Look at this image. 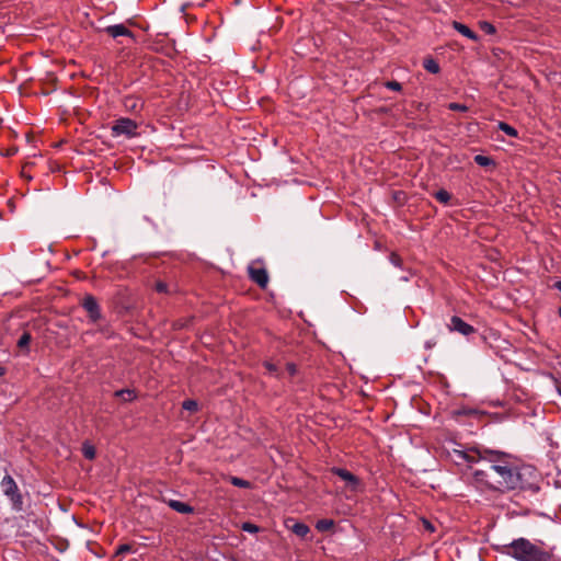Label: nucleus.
Returning <instances> with one entry per match:
<instances>
[{
    "mask_svg": "<svg viewBox=\"0 0 561 561\" xmlns=\"http://www.w3.org/2000/svg\"><path fill=\"white\" fill-rule=\"evenodd\" d=\"M554 288L561 293V279L554 283Z\"/></svg>",
    "mask_w": 561,
    "mask_h": 561,
    "instance_id": "473e14b6",
    "label": "nucleus"
},
{
    "mask_svg": "<svg viewBox=\"0 0 561 561\" xmlns=\"http://www.w3.org/2000/svg\"><path fill=\"white\" fill-rule=\"evenodd\" d=\"M154 288L158 293H169L168 285L162 280H158L154 285Z\"/></svg>",
    "mask_w": 561,
    "mask_h": 561,
    "instance_id": "c85d7f7f",
    "label": "nucleus"
},
{
    "mask_svg": "<svg viewBox=\"0 0 561 561\" xmlns=\"http://www.w3.org/2000/svg\"><path fill=\"white\" fill-rule=\"evenodd\" d=\"M481 462L484 463V468L474 471V481L489 489L497 491L523 490L530 489L534 485V482L527 478L533 476V469L514 466L508 455L504 453L485 450Z\"/></svg>",
    "mask_w": 561,
    "mask_h": 561,
    "instance_id": "f257e3e1",
    "label": "nucleus"
},
{
    "mask_svg": "<svg viewBox=\"0 0 561 561\" xmlns=\"http://www.w3.org/2000/svg\"><path fill=\"white\" fill-rule=\"evenodd\" d=\"M82 454L83 456L87 458V459H94L95 457V449L92 445L90 444H83L82 446Z\"/></svg>",
    "mask_w": 561,
    "mask_h": 561,
    "instance_id": "412c9836",
    "label": "nucleus"
},
{
    "mask_svg": "<svg viewBox=\"0 0 561 561\" xmlns=\"http://www.w3.org/2000/svg\"><path fill=\"white\" fill-rule=\"evenodd\" d=\"M115 397L124 401H133L136 398L135 391L130 389H121L115 392Z\"/></svg>",
    "mask_w": 561,
    "mask_h": 561,
    "instance_id": "dca6fc26",
    "label": "nucleus"
},
{
    "mask_svg": "<svg viewBox=\"0 0 561 561\" xmlns=\"http://www.w3.org/2000/svg\"><path fill=\"white\" fill-rule=\"evenodd\" d=\"M5 370L3 367H0V376L4 375Z\"/></svg>",
    "mask_w": 561,
    "mask_h": 561,
    "instance_id": "72a5a7b5",
    "label": "nucleus"
},
{
    "mask_svg": "<svg viewBox=\"0 0 561 561\" xmlns=\"http://www.w3.org/2000/svg\"><path fill=\"white\" fill-rule=\"evenodd\" d=\"M334 526V522L332 519L323 518L319 519L316 524V528L319 531H328L331 530Z\"/></svg>",
    "mask_w": 561,
    "mask_h": 561,
    "instance_id": "f3484780",
    "label": "nucleus"
},
{
    "mask_svg": "<svg viewBox=\"0 0 561 561\" xmlns=\"http://www.w3.org/2000/svg\"><path fill=\"white\" fill-rule=\"evenodd\" d=\"M474 162L480 165V167H488L490 164L493 163L492 159L486 157V156H482V154H478L474 157Z\"/></svg>",
    "mask_w": 561,
    "mask_h": 561,
    "instance_id": "4be33fe9",
    "label": "nucleus"
},
{
    "mask_svg": "<svg viewBox=\"0 0 561 561\" xmlns=\"http://www.w3.org/2000/svg\"><path fill=\"white\" fill-rule=\"evenodd\" d=\"M242 529L244 531H248V533H251V534H254V533H257L259 531V527L254 524H251V523H244L242 525Z\"/></svg>",
    "mask_w": 561,
    "mask_h": 561,
    "instance_id": "cd10ccee",
    "label": "nucleus"
},
{
    "mask_svg": "<svg viewBox=\"0 0 561 561\" xmlns=\"http://www.w3.org/2000/svg\"><path fill=\"white\" fill-rule=\"evenodd\" d=\"M82 307L88 312L91 322L94 323L102 318L100 306L93 296H85L82 300Z\"/></svg>",
    "mask_w": 561,
    "mask_h": 561,
    "instance_id": "423d86ee",
    "label": "nucleus"
},
{
    "mask_svg": "<svg viewBox=\"0 0 561 561\" xmlns=\"http://www.w3.org/2000/svg\"><path fill=\"white\" fill-rule=\"evenodd\" d=\"M182 408L190 412H196L198 410V403L195 400H185L182 403Z\"/></svg>",
    "mask_w": 561,
    "mask_h": 561,
    "instance_id": "b1692460",
    "label": "nucleus"
},
{
    "mask_svg": "<svg viewBox=\"0 0 561 561\" xmlns=\"http://www.w3.org/2000/svg\"><path fill=\"white\" fill-rule=\"evenodd\" d=\"M286 371L291 377L297 373V366L293 363L286 364Z\"/></svg>",
    "mask_w": 561,
    "mask_h": 561,
    "instance_id": "c756f323",
    "label": "nucleus"
},
{
    "mask_svg": "<svg viewBox=\"0 0 561 561\" xmlns=\"http://www.w3.org/2000/svg\"><path fill=\"white\" fill-rule=\"evenodd\" d=\"M557 390H558L559 394L561 396V385L557 386Z\"/></svg>",
    "mask_w": 561,
    "mask_h": 561,
    "instance_id": "f704fd0d",
    "label": "nucleus"
},
{
    "mask_svg": "<svg viewBox=\"0 0 561 561\" xmlns=\"http://www.w3.org/2000/svg\"><path fill=\"white\" fill-rule=\"evenodd\" d=\"M453 27L458 32L460 33L461 35H463L465 37L471 39V41H478V35L471 31L467 25L460 23V22H457V21H454L453 22Z\"/></svg>",
    "mask_w": 561,
    "mask_h": 561,
    "instance_id": "9b49d317",
    "label": "nucleus"
},
{
    "mask_svg": "<svg viewBox=\"0 0 561 561\" xmlns=\"http://www.w3.org/2000/svg\"><path fill=\"white\" fill-rule=\"evenodd\" d=\"M250 278L256 283L260 287H266L268 283V275L265 268L263 267H249Z\"/></svg>",
    "mask_w": 561,
    "mask_h": 561,
    "instance_id": "1a4fd4ad",
    "label": "nucleus"
},
{
    "mask_svg": "<svg viewBox=\"0 0 561 561\" xmlns=\"http://www.w3.org/2000/svg\"><path fill=\"white\" fill-rule=\"evenodd\" d=\"M390 260H391V263L396 266H399L400 265V257L396 254H391L390 256Z\"/></svg>",
    "mask_w": 561,
    "mask_h": 561,
    "instance_id": "2f4dec72",
    "label": "nucleus"
},
{
    "mask_svg": "<svg viewBox=\"0 0 561 561\" xmlns=\"http://www.w3.org/2000/svg\"><path fill=\"white\" fill-rule=\"evenodd\" d=\"M169 506L181 514H192L194 512V508L191 505L176 500L169 501Z\"/></svg>",
    "mask_w": 561,
    "mask_h": 561,
    "instance_id": "f8f14e48",
    "label": "nucleus"
},
{
    "mask_svg": "<svg viewBox=\"0 0 561 561\" xmlns=\"http://www.w3.org/2000/svg\"><path fill=\"white\" fill-rule=\"evenodd\" d=\"M137 128L138 124L135 121L128 117H121L113 123L111 134L113 137L125 136L126 138H134L137 136Z\"/></svg>",
    "mask_w": 561,
    "mask_h": 561,
    "instance_id": "20e7f679",
    "label": "nucleus"
},
{
    "mask_svg": "<svg viewBox=\"0 0 561 561\" xmlns=\"http://www.w3.org/2000/svg\"><path fill=\"white\" fill-rule=\"evenodd\" d=\"M558 313H559V316L561 318V307L559 308Z\"/></svg>",
    "mask_w": 561,
    "mask_h": 561,
    "instance_id": "c9c22d12",
    "label": "nucleus"
},
{
    "mask_svg": "<svg viewBox=\"0 0 561 561\" xmlns=\"http://www.w3.org/2000/svg\"><path fill=\"white\" fill-rule=\"evenodd\" d=\"M104 31L113 38H117L119 36H128L131 38L134 37L133 32L124 24L108 25L104 28Z\"/></svg>",
    "mask_w": 561,
    "mask_h": 561,
    "instance_id": "9d476101",
    "label": "nucleus"
},
{
    "mask_svg": "<svg viewBox=\"0 0 561 561\" xmlns=\"http://www.w3.org/2000/svg\"><path fill=\"white\" fill-rule=\"evenodd\" d=\"M483 453L478 449H459L453 448L448 451L450 460L459 467L471 468L472 465L481 462Z\"/></svg>",
    "mask_w": 561,
    "mask_h": 561,
    "instance_id": "7ed1b4c3",
    "label": "nucleus"
},
{
    "mask_svg": "<svg viewBox=\"0 0 561 561\" xmlns=\"http://www.w3.org/2000/svg\"><path fill=\"white\" fill-rule=\"evenodd\" d=\"M448 108L450 111H458V112H467L468 111V106L465 105V104H460V103H449L448 104Z\"/></svg>",
    "mask_w": 561,
    "mask_h": 561,
    "instance_id": "393cba45",
    "label": "nucleus"
},
{
    "mask_svg": "<svg viewBox=\"0 0 561 561\" xmlns=\"http://www.w3.org/2000/svg\"><path fill=\"white\" fill-rule=\"evenodd\" d=\"M1 488L5 496H8L15 508H20L22 505V495L19 492V488L14 479L10 474H5L1 481Z\"/></svg>",
    "mask_w": 561,
    "mask_h": 561,
    "instance_id": "39448f33",
    "label": "nucleus"
},
{
    "mask_svg": "<svg viewBox=\"0 0 561 561\" xmlns=\"http://www.w3.org/2000/svg\"><path fill=\"white\" fill-rule=\"evenodd\" d=\"M448 329L450 331L458 332V333H460V334H462L465 336H468V335L472 334L476 331L474 328L471 324L465 322L458 316L451 317L450 322L448 324Z\"/></svg>",
    "mask_w": 561,
    "mask_h": 561,
    "instance_id": "0eeeda50",
    "label": "nucleus"
},
{
    "mask_svg": "<svg viewBox=\"0 0 561 561\" xmlns=\"http://www.w3.org/2000/svg\"><path fill=\"white\" fill-rule=\"evenodd\" d=\"M499 129L505 133L510 137H518V131L505 122H500L497 125Z\"/></svg>",
    "mask_w": 561,
    "mask_h": 561,
    "instance_id": "2eb2a0df",
    "label": "nucleus"
},
{
    "mask_svg": "<svg viewBox=\"0 0 561 561\" xmlns=\"http://www.w3.org/2000/svg\"><path fill=\"white\" fill-rule=\"evenodd\" d=\"M31 340H32L31 334H30L28 332H24V333L20 336V339L18 340V347H19L20 350H26V351H28V350H27V347H28V344H30Z\"/></svg>",
    "mask_w": 561,
    "mask_h": 561,
    "instance_id": "a211bd4d",
    "label": "nucleus"
},
{
    "mask_svg": "<svg viewBox=\"0 0 561 561\" xmlns=\"http://www.w3.org/2000/svg\"><path fill=\"white\" fill-rule=\"evenodd\" d=\"M131 551V547L129 545H121L117 549V553L121 554V553H127V552H130Z\"/></svg>",
    "mask_w": 561,
    "mask_h": 561,
    "instance_id": "7c9ffc66",
    "label": "nucleus"
},
{
    "mask_svg": "<svg viewBox=\"0 0 561 561\" xmlns=\"http://www.w3.org/2000/svg\"><path fill=\"white\" fill-rule=\"evenodd\" d=\"M503 552L517 561H556L552 548L542 541L520 537L504 546Z\"/></svg>",
    "mask_w": 561,
    "mask_h": 561,
    "instance_id": "f03ea898",
    "label": "nucleus"
},
{
    "mask_svg": "<svg viewBox=\"0 0 561 561\" xmlns=\"http://www.w3.org/2000/svg\"><path fill=\"white\" fill-rule=\"evenodd\" d=\"M264 367L266 368V370L271 374V375H275V376H279L278 374V367L271 363V362H265L264 363Z\"/></svg>",
    "mask_w": 561,
    "mask_h": 561,
    "instance_id": "a878e982",
    "label": "nucleus"
},
{
    "mask_svg": "<svg viewBox=\"0 0 561 561\" xmlns=\"http://www.w3.org/2000/svg\"><path fill=\"white\" fill-rule=\"evenodd\" d=\"M434 197L442 204H448L451 195L446 190H439L434 194Z\"/></svg>",
    "mask_w": 561,
    "mask_h": 561,
    "instance_id": "6ab92c4d",
    "label": "nucleus"
},
{
    "mask_svg": "<svg viewBox=\"0 0 561 561\" xmlns=\"http://www.w3.org/2000/svg\"><path fill=\"white\" fill-rule=\"evenodd\" d=\"M385 87L389 90L397 91V92L401 91V89H402L401 83H399L398 81H387L385 83Z\"/></svg>",
    "mask_w": 561,
    "mask_h": 561,
    "instance_id": "bb28decb",
    "label": "nucleus"
},
{
    "mask_svg": "<svg viewBox=\"0 0 561 561\" xmlns=\"http://www.w3.org/2000/svg\"><path fill=\"white\" fill-rule=\"evenodd\" d=\"M332 473L341 478L352 489L356 490L359 485V479L346 469L333 467Z\"/></svg>",
    "mask_w": 561,
    "mask_h": 561,
    "instance_id": "6e6552de",
    "label": "nucleus"
},
{
    "mask_svg": "<svg viewBox=\"0 0 561 561\" xmlns=\"http://www.w3.org/2000/svg\"><path fill=\"white\" fill-rule=\"evenodd\" d=\"M291 531L298 537L305 538L310 533V528L304 523H296L293 525Z\"/></svg>",
    "mask_w": 561,
    "mask_h": 561,
    "instance_id": "ddd939ff",
    "label": "nucleus"
},
{
    "mask_svg": "<svg viewBox=\"0 0 561 561\" xmlns=\"http://www.w3.org/2000/svg\"><path fill=\"white\" fill-rule=\"evenodd\" d=\"M230 483L238 488H250L251 483L248 480L241 479L239 477H230Z\"/></svg>",
    "mask_w": 561,
    "mask_h": 561,
    "instance_id": "aec40b11",
    "label": "nucleus"
},
{
    "mask_svg": "<svg viewBox=\"0 0 561 561\" xmlns=\"http://www.w3.org/2000/svg\"><path fill=\"white\" fill-rule=\"evenodd\" d=\"M479 25H480V28L486 34L492 35L496 32L495 26L488 21H481L479 23Z\"/></svg>",
    "mask_w": 561,
    "mask_h": 561,
    "instance_id": "5701e85b",
    "label": "nucleus"
},
{
    "mask_svg": "<svg viewBox=\"0 0 561 561\" xmlns=\"http://www.w3.org/2000/svg\"><path fill=\"white\" fill-rule=\"evenodd\" d=\"M423 67L430 73H438L440 69L439 65L433 58L424 59Z\"/></svg>",
    "mask_w": 561,
    "mask_h": 561,
    "instance_id": "4468645a",
    "label": "nucleus"
}]
</instances>
